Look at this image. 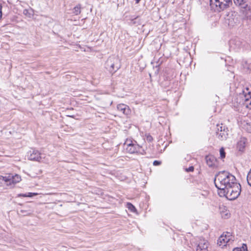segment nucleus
I'll return each instance as SVG.
<instances>
[{
  "instance_id": "nucleus-1",
  "label": "nucleus",
  "mask_w": 251,
  "mask_h": 251,
  "mask_svg": "<svg viewBox=\"0 0 251 251\" xmlns=\"http://www.w3.org/2000/svg\"><path fill=\"white\" fill-rule=\"evenodd\" d=\"M218 183V186L221 188L224 186V188H227L228 186H231L235 182V177L230 174L229 173L226 171L220 172L218 175L215 176L214 181Z\"/></svg>"
},
{
  "instance_id": "nucleus-2",
  "label": "nucleus",
  "mask_w": 251,
  "mask_h": 251,
  "mask_svg": "<svg viewBox=\"0 0 251 251\" xmlns=\"http://www.w3.org/2000/svg\"><path fill=\"white\" fill-rule=\"evenodd\" d=\"M229 49L231 50L238 51L240 50H251V47L246 42L239 38L232 39L229 42Z\"/></svg>"
},
{
  "instance_id": "nucleus-3",
  "label": "nucleus",
  "mask_w": 251,
  "mask_h": 251,
  "mask_svg": "<svg viewBox=\"0 0 251 251\" xmlns=\"http://www.w3.org/2000/svg\"><path fill=\"white\" fill-rule=\"evenodd\" d=\"M105 68L112 75L121 68L120 61L117 56H110L105 63Z\"/></svg>"
},
{
  "instance_id": "nucleus-4",
  "label": "nucleus",
  "mask_w": 251,
  "mask_h": 251,
  "mask_svg": "<svg viewBox=\"0 0 251 251\" xmlns=\"http://www.w3.org/2000/svg\"><path fill=\"white\" fill-rule=\"evenodd\" d=\"M210 4L211 6L215 5L219 12L229 7L234 8L232 0H210Z\"/></svg>"
},
{
  "instance_id": "nucleus-5",
  "label": "nucleus",
  "mask_w": 251,
  "mask_h": 251,
  "mask_svg": "<svg viewBox=\"0 0 251 251\" xmlns=\"http://www.w3.org/2000/svg\"><path fill=\"white\" fill-rule=\"evenodd\" d=\"M241 185L239 183L228 186L226 191V198L230 201L237 199L241 193Z\"/></svg>"
},
{
  "instance_id": "nucleus-6",
  "label": "nucleus",
  "mask_w": 251,
  "mask_h": 251,
  "mask_svg": "<svg viewBox=\"0 0 251 251\" xmlns=\"http://www.w3.org/2000/svg\"><path fill=\"white\" fill-rule=\"evenodd\" d=\"M0 179L4 181L6 183L7 185L11 186L12 184L19 182L21 180V177L20 176L17 174L14 176L12 174H9L8 176H0Z\"/></svg>"
},
{
  "instance_id": "nucleus-7",
  "label": "nucleus",
  "mask_w": 251,
  "mask_h": 251,
  "mask_svg": "<svg viewBox=\"0 0 251 251\" xmlns=\"http://www.w3.org/2000/svg\"><path fill=\"white\" fill-rule=\"evenodd\" d=\"M228 25L230 26H234L239 23V15L235 11H231L227 15Z\"/></svg>"
},
{
  "instance_id": "nucleus-8",
  "label": "nucleus",
  "mask_w": 251,
  "mask_h": 251,
  "mask_svg": "<svg viewBox=\"0 0 251 251\" xmlns=\"http://www.w3.org/2000/svg\"><path fill=\"white\" fill-rule=\"evenodd\" d=\"M27 157L29 160L40 161L41 159V153L37 150L31 149L27 152Z\"/></svg>"
},
{
  "instance_id": "nucleus-9",
  "label": "nucleus",
  "mask_w": 251,
  "mask_h": 251,
  "mask_svg": "<svg viewBox=\"0 0 251 251\" xmlns=\"http://www.w3.org/2000/svg\"><path fill=\"white\" fill-rule=\"evenodd\" d=\"M244 96V101L246 107L251 109V90L250 91L249 88H246L245 90L243 91Z\"/></svg>"
},
{
  "instance_id": "nucleus-10",
  "label": "nucleus",
  "mask_w": 251,
  "mask_h": 251,
  "mask_svg": "<svg viewBox=\"0 0 251 251\" xmlns=\"http://www.w3.org/2000/svg\"><path fill=\"white\" fill-rule=\"evenodd\" d=\"M141 149V147L139 145L131 143L127 144L126 150L128 153L133 154L140 152Z\"/></svg>"
},
{
  "instance_id": "nucleus-11",
  "label": "nucleus",
  "mask_w": 251,
  "mask_h": 251,
  "mask_svg": "<svg viewBox=\"0 0 251 251\" xmlns=\"http://www.w3.org/2000/svg\"><path fill=\"white\" fill-rule=\"evenodd\" d=\"M208 242L204 239H201L197 244L196 251H207Z\"/></svg>"
},
{
  "instance_id": "nucleus-12",
  "label": "nucleus",
  "mask_w": 251,
  "mask_h": 251,
  "mask_svg": "<svg viewBox=\"0 0 251 251\" xmlns=\"http://www.w3.org/2000/svg\"><path fill=\"white\" fill-rule=\"evenodd\" d=\"M227 234L224 235L222 234L220 236L218 240V244L219 246H225L226 244L228 242L231 238H230L229 233H227Z\"/></svg>"
},
{
  "instance_id": "nucleus-13",
  "label": "nucleus",
  "mask_w": 251,
  "mask_h": 251,
  "mask_svg": "<svg viewBox=\"0 0 251 251\" xmlns=\"http://www.w3.org/2000/svg\"><path fill=\"white\" fill-rule=\"evenodd\" d=\"M205 160L207 165L209 167H213L216 166L217 159L213 155H206L205 156Z\"/></svg>"
},
{
  "instance_id": "nucleus-14",
  "label": "nucleus",
  "mask_w": 251,
  "mask_h": 251,
  "mask_svg": "<svg viewBox=\"0 0 251 251\" xmlns=\"http://www.w3.org/2000/svg\"><path fill=\"white\" fill-rule=\"evenodd\" d=\"M228 128L227 127L224 126L223 130L222 132H219V131H216V134L218 136V138L221 140H226L228 136Z\"/></svg>"
},
{
  "instance_id": "nucleus-15",
  "label": "nucleus",
  "mask_w": 251,
  "mask_h": 251,
  "mask_svg": "<svg viewBox=\"0 0 251 251\" xmlns=\"http://www.w3.org/2000/svg\"><path fill=\"white\" fill-rule=\"evenodd\" d=\"M117 109L123 112V114L127 115L130 112L128 107L124 104H119L117 106Z\"/></svg>"
},
{
  "instance_id": "nucleus-16",
  "label": "nucleus",
  "mask_w": 251,
  "mask_h": 251,
  "mask_svg": "<svg viewBox=\"0 0 251 251\" xmlns=\"http://www.w3.org/2000/svg\"><path fill=\"white\" fill-rule=\"evenodd\" d=\"M247 142V139L243 138H242L238 142L237 144V148L240 151H243L245 148L246 143Z\"/></svg>"
},
{
  "instance_id": "nucleus-17",
  "label": "nucleus",
  "mask_w": 251,
  "mask_h": 251,
  "mask_svg": "<svg viewBox=\"0 0 251 251\" xmlns=\"http://www.w3.org/2000/svg\"><path fill=\"white\" fill-rule=\"evenodd\" d=\"M214 183L216 188L220 190L219 192V195L222 196H225L226 198V191L227 190V188H224V186L220 187L218 186V183L216 182V181H214Z\"/></svg>"
},
{
  "instance_id": "nucleus-18",
  "label": "nucleus",
  "mask_w": 251,
  "mask_h": 251,
  "mask_svg": "<svg viewBox=\"0 0 251 251\" xmlns=\"http://www.w3.org/2000/svg\"><path fill=\"white\" fill-rule=\"evenodd\" d=\"M30 207L28 205L25 206L24 208L22 209H21L19 212L23 214L24 216L30 215L33 212V211L30 209Z\"/></svg>"
},
{
  "instance_id": "nucleus-19",
  "label": "nucleus",
  "mask_w": 251,
  "mask_h": 251,
  "mask_svg": "<svg viewBox=\"0 0 251 251\" xmlns=\"http://www.w3.org/2000/svg\"><path fill=\"white\" fill-rule=\"evenodd\" d=\"M81 5L78 4L72 9V13L75 15H78L81 13Z\"/></svg>"
},
{
  "instance_id": "nucleus-20",
  "label": "nucleus",
  "mask_w": 251,
  "mask_h": 251,
  "mask_svg": "<svg viewBox=\"0 0 251 251\" xmlns=\"http://www.w3.org/2000/svg\"><path fill=\"white\" fill-rule=\"evenodd\" d=\"M37 193L29 192L25 194H19L18 195V197H33V196H36Z\"/></svg>"
},
{
  "instance_id": "nucleus-21",
  "label": "nucleus",
  "mask_w": 251,
  "mask_h": 251,
  "mask_svg": "<svg viewBox=\"0 0 251 251\" xmlns=\"http://www.w3.org/2000/svg\"><path fill=\"white\" fill-rule=\"evenodd\" d=\"M23 14L28 18H31L33 15V11L32 9H24L23 11Z\"/></svg>"
},
{
  "instance_id": "nucleus-22",
  "label": "nucleus",
  "mask_w": 251,
  "mask_h": 251,
  "mask_svg": "<svg viewBox=\"0 0 251 251\" xmlns=\"http://www.w3.org/2000/svg\"><path fill=\"white\" fill-rule=\"evenodd\" d=\"M232 251H248V247L246 244H243L241 247L234 248Z\"/></svg>"
},
{
  "instance_id": "nucleus-23",
  "label": "nucleus",
  "mask_w": 251,
  "mask_h": 251,
  "mask_svg": "<svg viewBox=\"0 0 251 251\" xmlns=\"http://www.w3.org/2000/svg\"><path fill=\"white\" fill-rule=\"evenodd\" d=\"M234 4L235 6H239L244 5L246 3V0H233Z\"/></svg>"
},
{
  "instance_id": "nucleus-24",
  "label": "nucleus",
  "mask_w": 251,
  "mask_h": 251,
  "mask_svg": "<svg viewBox=\"0 0 251 251\" xmlns=\"http://www.w3.org/2000/svg\"><path fill=\"white\" fill-rule=\"evenodd\" d=\"M127 207L132 212H135L137 211L135 207L131 203H127Z\"/></svg>"
},
{
  "instance_id": "nucleus-25",
  "label": "nucleus",
  "mask_w": 251,
  "mask_h": 251,
  "mask_svg": "<svg viewBox=\"0 0 251 251\" xmlns=\"http://www.w3.org/2000/svg\"><path fill=\"white\" fill-rule=\"evenodd\" d=\"M245 129L249 133H251V123H247L244 125Z\"/></svg>"
},
{
  "instance_id": "nucleus-26",
  "label": "nucleus",
  "mask_w": 251,
  "mask_h": 251,
  "mask_svg": "<svg viewBox=\"0 0 251 251\" xmlns=\"http://www.w3.org/2000/svg\"><path fill=\"white\" fill-rule=\"evenodd\" d=\"M220 157L222 159L225 158L226 157V152L225 151V149L223 147H222L220 149Z\"/></svg>"
},
{
  "instance_id": "nucleus-27",
  "label": "nucleus",
  "mask_w": 251,
  "mask_h": 251,
  "mask_svg": "<svg viewBox=\"0 0 251 251\" xmlns=\"http://www.w3.org/2000/svg\"><path fill=\"white\" fill-rule=\"evenodd\" d=\"M247 180L248 184L251 186V169L248 173L247 176Z\"/></svg>"
},
{
  "instance_id": "nucleus-28",
  "label": "nucleus",
  "mask_w": 251,
  "mask_h": 251,
  "mask_svg": "<svg viewBox=\"0 0 251 251\" xmlns=\"http://www.w3.org/2000/svg\"><path fill=\"white\" fill-rule=\"evenodd\" d=\"M160 84L161 86L164 87H167L170 85V82L169 81H167L165 82V83H164L163 82H160Z\"/></svg>"
},
{
  "instance_id": "nucleus-29",
  "label": "nucleus",
  "mask_w": 251,
  "mask_h": 251,
  "mask_svg": "<svg viewBox=\"0 0 251 251\" xmlns=\"http://www.w3.org/2000/svg\"><path fill=\"white\" fill-rule=\"evenodd\" d=\"M146 140L148 142H151L152 141L153 138L151 135L148 134V135H146Z\"/></svg>"
},
{
  "instance_id": "nucleus-30",
  "label": "nucleus",
  "mask_w": 251,
  "mask_h": 251,
  "mask_svg": "<svg viewBox=\"0 0 251 251\" xmlns=\"http://www.w3.org/2000/svg\"><path fill=\"white\" fill-rule=\"evenodd\" d=\"M194 171V167L193 166H190L188 168L185 169V171L187 172H192Z\"/></svg>"
},
{
  "instance_id": "nucleus-31",
  "label": "nucleus",
  "mask_w": 251,
  "mask_h": 251,
  "mask_svg": "<svg viewBox=\"0 0 251 251\" xmlns=\"http://www.w3.org/2000/svg\"><path fill=\"white\" fill-rule=\"evenodd\" d=\"M223 124H221V126H220L219 125H217V131H219V132H222V131L223 130V127H224V126H223Z\"/></svg>"
},
{
  "instance_id": "nucleus-32",
  "label": "nucleus",
  "mask_w": 251,
  "mask_h": 251,
  "mask_svg": "<svg viewBox=\"0 0 251 251\" xmlns=\"http://www.w3.org/2000/svg\"><path fill=\"white\" fill-rule=\"evenodd\" d=\"M161 164V162L158 160H154L153 162L154 166H159Z\"/></svg>"
},
{
  "instance_id": "nucleus-33",
  "label": "nucleus",
  "mask_w": 251,
  "mask_h": 251,
  "mask_svg": "<svg viewBox=\"0 0 251 251\" xmlns=\"http://www.w3.org/2000/svg\"><path fill=\"white\" fill-rule=\"evenodd\" d=\"M222 217L225 219H227L229 217V214L227 212H226L225 214H222Z\"/></svg>"
},
{
  "instance_id": "nucleus-34",
  "label": "nucleus",
  "mask_w": 251,
  "mask_h": 251,
  "mask_svg": "<svg viewBox=\"0 0 251 251\" xmlns=\"http://www.w3.org/2000/svg\"><path fill=\"white\" fill-rule=\"evenodd\" d=\"M241 6L242 8H244V9H245L246 10L248 9H249V8H249V7L248 6V4H246V3H245L244 5H242Z\"/></svg>"
},
{
  "instance_id": "nucleus-35",
  "label": "nucleus",
  "mask_w": 251,
  "mask_h": 251,
  "mask_svg": "<svg viewBox=\"0 0 251 251\" xmlns=\"http://www.w3.org/2000/svg\"><path fill=\"white\" fill-rule=\"evenodd\" d=\"M135 0V1H136V3H139V2H140V1L141 0Z\"/></svg>"
}]
</instances>
